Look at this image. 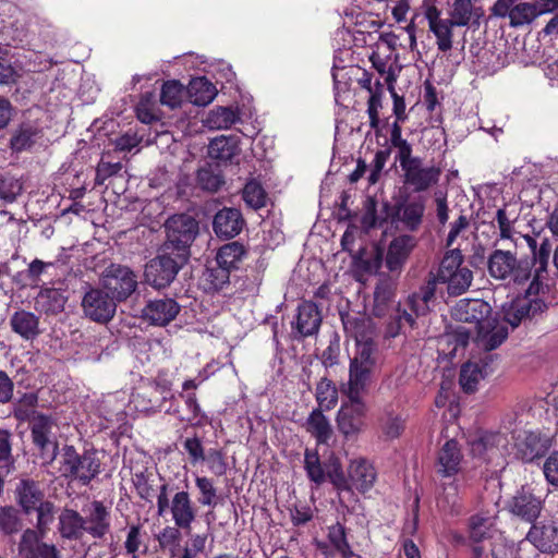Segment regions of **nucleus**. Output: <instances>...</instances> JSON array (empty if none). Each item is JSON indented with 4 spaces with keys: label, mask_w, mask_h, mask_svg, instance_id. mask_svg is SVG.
Masks as SVG:
<instances>
[{
    "label": "nucleus",
    "mask_w": 558,
    "mask_h": 558,
    "mask_svg": "<svg viewBox=\"0 0 558 558\" xmlns=\"http://www.w3.org/2000/svg\"><path fill=\"white\" fill-rule=\"evenodd\" d=\"M349 31L343 24L341 28H338L332 37V46L335 49L333 63L331 69V76L333 82V96L336 110V126H335V141L338 142L341 130L347 126L345 116L347 106L345 100L349 92V71L347 70V59L349 53L345 48L347 36Z\"/></svg>",
    "instance_id": "nucleus-1"
},
{
    "label": "nucleus",
    "mask_w": 558,
    "mask_h": 558,
    "mask_svg": "<svg viewBox=\"0 0 558 558\" xmlns=\"http://www.w3.org/2000/svg\"><path fill=\"white\" fill-rule=\"evenodd\" d=\"M157 513H169L175 526L190 531L197 518V507L187 490H178L170 496L169 484L165 483L157 495Z\"/></svg>",
    "instance_id": "nucleus-2"
},
{
    "label": "nucleus",
    "mask_w": 558,
    "mask_h": 558,
    "mask_svg": "<svg viewBox=\"0 0 558 558\" xmlns=\"http://www.w3.org/2000/svg\"><path fill=\"white\" fill-rule=\"evenodd\" d=\"M362 326L363 332L360 331V324L354 325L356 353L354 359H351V379L357 386L366 387L376 363L375 345L372 338L374 325L369 318H364Z\"/></svg>",
    "instance_id": "nucleus-3"
},
{
    "label": "nucleus",
    "mask_w": 558,
    "mask_h": 558,
    "mask_svg": "<svg viewBox=\"0 0 558 558\" xmlns=\"http://www.w3.org/2000/svg\"><path fill=\"white\" fill-rule=\"evenodd\" d=\"M100 465L96 451L85 450L80 454L73 446L62 448L59 471L72 482L87 486L100 473Z\"/></svg>",
    "instance_id": "nucleus-4"
},
{
    "label": "nucleus",
    "mask_w": 558,
    "mask_h": 558,
    "mask_svg": "<svg viewBox=\"0 0 558 558\" xmlns=\"http://www.w3.org/2000/svg\"><path fill=\"white\" fill-rule=\"evenodd\" d=\"M198 230V221L194 217L187 214L173 215L165 222L167 240L162 247L166 248V252L171 251L189 260L190 247L197 236Z\"/></svg>",
    "instance_id": "nucleus-5"
},
{
    "label": "nucleus",
    "mask_w": 558,
    "mask_h": 558,
    "mask_svg": "<svg viewBox=\"0 0 558 558\" xmlns=\"http://www.w3.org/2000/svg\"><path fill=\"white\" fill-rule=\"evenodd\" d=\"M437 281L447 286L450 295H461L470 288L473 272L463 266V255L459 247L445 254L437 272Z\"/></svg>",
    "instance_id": "nucleus-6"
},
{
    "label": "nucleus",
    "mask_w": 558,
    "mask_h": 558,
    "mask_svg": "<svg viewBox=\"0 0 558 558\" xmlns=\"http://www.w3.org/2000/svg\"><path fill=\"white\" fill-rule=\"evenodd\" d=\"M187 259L171 251L166 252L161 247L159 254L150 259L144 270L145 280L156 289H163L170 286L175 279L179 270L186 264Z\"/></svg>",
    "instance_id": "nucleus-7"
},
{
    "label": "nucleus",
    "mask_w": 558,
    "mask_h": 558,
    "mask_svg": "<svg viewBox=\"0 0 558 558\" xmlns=\"http://www.w3.org/2000/svg\"><path fill=\"white\" fill-rule=\"evenodd\" d=\"M458 342L462 345L468 344L469 339L473 337L477 348L484 351H492L498 348L508 337L507 325L496 317L484 320L472 330L471 328L459 327L457 329Z\"/></svg>",
    "instance_id": "nucleus-8"
},
{
    "label": "nucleus",
    "mask_w": 558,
    "mask_h": 558,
    "mask_svg": "<svg viewBox=\"0 0 558 558\" xmlns=\"http://www.w3.org/2000/svg\"><path fill=\"white\" fill-rule=\"evenodd\" d=\"M489 275L498 280L511 279L515 283H523L531 277L529 262L518 260L510 251L495 250L487 262Z\"/></svg>",
    "instance_id": "nucleus-9"
},
{
    "label": "nucleus",
    "mask_w": 558,
    "mask_h": 558,
    "mask_svg": "<svg viewBox=\"0 0 558 558\" xmlns=\"http://www.w3.org/2000/svg\"><path fill=\"white\" fill-rule=\"evenodd\" d=\"M517 414L508 415L502 421L504 428L512 435L517 454L525 462H532L547 449V440L539 433L522 429L517 424Z\"/></svg>",
    "instance_id": "nucleus-10"
},
{
    "label": "nucleus",
    "mask_w": 558,
    "mask_h": 558,
    "mask_svg": "<svg viewBox=\"0 0 558 558\" xmlns=\"http://www.w3.org/2000/svg\"><path fill=\"white\" fill-rule=\"evenodd\" d=\"M102 287L117 302L126 300L137 288L133 270L119 264L109 265L102 275Z\"/></svg>",
    "instance_id": "nucleus-11"
},
{
    "label": "nucleus",
    "mask_w": 558,
    "mask_h": 558,
    "mask_svg": "<svg viewBox=\"0 0 558 558\" xmlns=\"http://www.w3.org/2000/svg\"><path fill=\"white\" fill-rule=\"evenodd\" d=\"M82 308L87 318L105 324L114 316L117 301L105 289L89 288L82 299Z\"/></svg>",
    "instance_id": "nucleus-12"
},
{
    "label": "nucleus",
    "mask_w": 558,
    "mask_h": 558,
    "mask_svg": "<svg viewBox=\"0 0 558 558\" xmlns=\"http://www.w3.org/2000/svg\"><path fill=\"white\" fill-rule=\"evenodd\" d=\"M53 425V420L45 414H38L32 421V439L45 464L52 463L58 454V442L52 434Z\"/></svg>",
    "instance_id": "nucleus-13"
},
{
    "label": "nucleus",
    "mask_w": 558,
    "mask_h": 558,
    "mask_svg": "<svg viewBox=\"0 0 558 558\" xmlns=\"http://www.w3.org/2000/svg\"><path fill=\"white\" fill-rule=\"evenodd\" d=\"M508 435L504 432H481L470 439V449L474 457L490 460L502 456L509 445Z\"/></svg>",
    "instance_id": "nucleus-14"
},
{
    "label": "nucleus",
    "mask_w": 558,
    "mask_h": 558,
    "mask_svg": "<svg viewBox=\"0 0 558 558\" xmlns=\"http://www.w3.org/2000/svg\"><path fill=\"white\" fill-rule=\"evenodd\" d=\"M84 531L94 538H104L111 527L110 507L100 500H94L83 508Z\"/></svg>",
    "instance_id": "nucleus-15"
},
{
    "label": "nucleus",
    "mask_w": 558,
    "mask_h": 558,
    "mask_svg": "<svg viewBox=\"0 0 558 558\" xmlns=\"http://www.w3.org/2000/svg\"><path fill=\"white\" fill-rule=\"evenodd\" d=\"M424 16L428 22V28L436 38L439 51L447 52L453 46V27L457 26L448 19H442L441 11L434 4L426 5Z\"/></svg>",
    "instance_id": "nucleus-16"
},
{
    "label": "nucleus",
    "mask_w": 558,
    "mask_h": 558,
    "mask_svg": "<svg viewBox=\"0 0 558 558\" xmlns=\"http://www.w3.org/2000/svg\"><path fill=\"white\" fill-rule=\"evenodd\" d=\"M492 14L498 17L508 16L513 27L529 24L537 17L532 3L521 2L514 5V0H497L492 8Z\"/></svg>",
    "instance_id": "nucleus-17"
},
{
    "label": "nucleus",
    "mask_w": 558,
    "mask_h": 558,
    "mask_svg": "<svg viewBox=\"0 0 558 558\" xmlns=\"http://www.w3.org/2000/svg\"><path fill=\"white\" fill-rule=\"evenodd\" d=\"M425 203L422 198H407L399 202L392 213V221L403 229L415 231L423 221Z\"/></svg>",
    "instance_id": "nucleus-18"
},
{
    "label": "nucleus",
    "mask_w": 558,
    "mask_h": 558,
    "mask_svg": "<svg viewBox=\"0 0 558 558\" xmlns=\"http://www.w3.org/2000/svg\"><path fill=\"white\" fill-rule=\"evenodd\" d=\"M180 312V305L171 298L150 300L142 311L143 318L151 325L166 326Z\"/></svg>",
    "instance_id": "nucleus-19"
},
{
    "label": "nucleus",
    "mask_w": 558,
    "mask_h": 558,
    "mask_svg": "<svg viewBox=\"0 0 558 558\" xmlns=\"http://www.w3.org/2000/svg\"><path fill=\"white\" fill-rule=\"evenodd\" d=\"M184 400L185 415L180 414L179 405L173 402L165 409L167 414L177 416L181 422H185L194 427H202L209 423L207 414L201 409L194 392L180 393Z\"/></svg>",
    "instance_id": "nucleus-20"
},
{
    "label": "nucleus",
    "mask_w": 558,
    "mask_h": 558,
    "mask_svg": "<svg viewBox=\"0 0 558 558\" xmlns=\"http://www.w3.org/2000/svg\"><path fill=\"white\" fill-rule=\"evenodd\" d=\"M492 306L480 299L461 300L453 310V316L460 322L474 323V329L490 316Z\"/></svg>",
    "instance_id": "nucleus-21"
},
{
    "label": "nucleus",
    "mask_w": 558,
    "mask_h": 558,
    "mask_svg": "<svg viewBox=\"0 0 558 558\" xmlns=\"http://www.w3.org/2000/svg\"><path fill=\"white\" fill-rule=\"evenodd\" d=\"M542 500L529 487H522L509 504V510L525 521H534L541 513Z\"/></svg>",
    "instance_id": "nucleus-22"
},
{
    "label": "nucleus",
    "mask_w": 558,
    "mask_h": 558,
    "mask_svg": "<svg viewBox=\"0 0 558 558\" xmlns=\"http://www.w3.org/2000/svg\"><path fill=\"white\" fill-rule=\"evenodd\" d=\"M463 456L458 442L450 439L440 448L436 462V471L442 477H452L461 470Z\"/></svg>",
    "instance_id": "nucleus-23"
},
{
    "label": "nucleus",
    "mask_w": 558,
    "mask_h": 558,
    "mask_svg": "<svg viewBox=\"0 0 558 558\" xmlns=\"http://www.w3.org/2000/svg\"><path fill=\"white\" fill-rule=\"evenodd\" d=\"M526 538L541 551L553 553L558 548V527L555 522L533 524Z\"/></svg>",
    "instance_id": "nucleus-24"
},
{
    "label": "nucleus",
    "mask_w": 558,
    "mask_h": 558,
    "mask_svg": "<svg viewBox=\"0 0 558 558\" xmlns=\"http://www.w3.org/2000/svg\"><path fill=\"white\" fill-rule=\"evenodd\" d=\"M322 324L318 306L312 301H304L298 307L294 329L301 337L315 335Z\"/></svg>",
    "instance_id": "nucleus-25"
},
{
    "label": "nucleus",
    "mask_w": 558,
    "mask_h": 558,
    "mask_svg": "<svg viewBox=\"0 0 558 558\" xmlns=\"http://www.w3.org/2000/svg\"><path fill=\"white\" fill-rule=\"evenodd\" d=\"M244 225L240 210L235 208H223L219 210L213 221L215 233L219 238H234L238 235Z\"/></svg>",
    "instance_id": "nucleus-26"
},
{
    "label": "nucleus",
    "mask_w": 558,
    "mask_h": 558,
    "mask_svg": "<svg viewBox=\"0 0 558 558\" xmlns=\"http://www.w3.org/2000/svg\"><path fill=\"white\" fill-rule=\"evenodd\" d=\"M405 181L413 185L416 191H424L435 184L439 178V170L435 167L422 168L420 160L415 159L403 167Z\"/></svg>",
    "instance_id": "nucleus-27"
},
{
    "label": "nucleus",
    "mask_w": 558,
    "mask_h": 558,
    "mask_svg": "<svg viewBox=\"0 0 558 558\" xmlns=\"http://www.w3.org/2000/svg\"><path fill=\"white\" fill-rule=\"evenodd\" d=\"M381 251L376 245L363 248L353 258L354 277L357 281H365L364 275L375 274L381 264Z\"/></svg>",
    "instance_id": "nucleus-28"
},
{
    "label": "nucleus",
    "mask_w": 558,
    "mask_h": 558,
    "mask_svg": "<svg viewBox=\"0 0 558 558\" xmlns=\"http://www.w3.org/2000/svg\"><path fill=\"white\" fill-rule=\"evenodd\" d=\"M415 244L416 241L412 235L403 234L393 239L389 244L386 256V264L389 270H399Z\"/></svg>",
    "instance_id": "nucleus-29"
},
{
    "label": "nucleus",
    "mask_w": 558,
    "mask_h": 558,
    "mask_svg": "<svg viewBox=\"0 0 558 558\" xmlns=\"http://www.w3.org/2000/svg\"><path fill=\"white\" fill-rule=\"evenodd\" d=\"M15 497L19 506L26 514L37 508L44 499V493L34 480H21L15 487Z\"/></svg>",
    "instance_id": "nucleus-30"
},
{
    "label": "nucleus",
    "mask_w": 558,
    "mask_h": 558,
    "mask_svg": "<svg viewBox=\"0 0 558 558\" xmlns=\"http://www.w3.org/2000/svg\"><path fill=\"white\" fill-rule=\"evenodd\" d=\"M68 295L65 291L56 288H45L35 298V308L47 315H54L64 310Z\"/></svg>",
    "instance_id": "nucleus-31"
},
{
    "label": "nucleus",
    "mask_w": 558,
    "mask_h": 558,
    "mask_svg": "<svg viewBox=\"0 0 558 558\" xmlns=\"http://www.w3.org/2000/svg\"><path fill=\"white\" fill-rule=\"evenodd\" d=\"M376 477L375 468L367 460L359 459L351 462V489L364 494L374 486Z\"/></svg>",
    "instance_id": "nucleus-32"
},
{
    "label": "nucleus",
    "mask_w": 558,
    "mask_h": 558,
    "mask_svg": "<svg viewBox=\"0 0 558 558\" xmlns=\"http://www.w3.org/2000/svg\"><path fill=\"white\" fill-rule=\"evenodd\" d=\"M84 526L83 515L74 509L64 508L59 515L58 531L64 539H80L85 533Z\"/></svg>",
    "instance_id": "nucleus-33"
},
{
    "label": "nucleus",
    "mask_w": 558,
    "mask_h": 558,
    "mask_svg": "<svg viewBox=\"0 0 558 558\" xmlns=\"http://www.w3.org/2000/svg\"><path fill=\"white\" fill-rule=\"evenodd\" d=\"M240 153L236 136L220 135L213 138L208 145L209 158L219 162L231 161Z\"/></svg>",
    "instance_id": "nucleus-34"
},
{
    "label": "nucleus",
    "mask_w": 558,
    "mask_h": 558,
    "mask_svg": "<svg viewBox=\"0 0 558 558\" xmlns=\"http://www.w3.org/2000/svg\"><path fill=\"white\" fill-rule=\"evenodd\" d=\"M239 120L240 112L238 108L218 106L207 112L203 119V124L209 130H223L231 128Z\"/></svg>",
    "instance_id": "nucleus-35"
},
{
    "label": "nucleus",
    "mask_w": 558,
    "mask_h": 558,
    "mask_svg": "<svg viewBox=\"0 0 558 558\" xmlns=\"http://www.w3.org/2000/svg\"><path fill=\"white\" fill-rule=\"evenodd\" d=\"M487 374L488 364L486 362L469 361L461 367L460 385L464 391L473 392Z\"/></svg>",
    "instance_id": "nucleus-36"
},
{
    "label": "nucleus",
    "mask_w": 558,
    "mask_h": 558,
    "mask_svg": "<svg viewBox=\"0 0 558 558\" xmlns=\"http://www.w3.org/2000/svg\"><path fill=\"white\" fill-rule=\"evenodd\" d=\"M246 250L238 241L222 245L216 255L217 265L228 270L238 269L239 265L246 257Z\"/></svg>",
    "instance_id": "nucleus-37"
},
{
    "label": "nucleus",
    "mask_w": 558,
    "mask_h": 558,
    "mask_svg": "<svg viewBox=\"0 0 558 558\" xmlns=\"http://www.w3.org/2000/svg\"><path fill=\"white\" fill-rule=\"evenodd\" d=\"M187 94L192 104L205 107L215 99L217 88L206 77H196L190 82Z\"/></svg>",
    "instance_id": "nucleus-38"
},
{
    "label": "nucleus",
    "mask_w": 558,
    "mask_h": 558,
    "mask_svg": "<svg viewBox=\"0 0 558 558\" xmlns=\"http://www.w3.org/2000/svg\"><path fill=\"white\" fill-rule=\"evenodd\" d=\"M306 429L316 439L318 445H326L332 436L329 420L320 410H313L306 418Z\"/></svg>",
    "instance_id": "nucleus-39"
},
{
    "label": "nucleus",
    "mask_w": 558,
    "mask_h": 558,
    "mask_svg": "<svg viewBox=\"0 0 558 558\" xmlns=\"http://www.w3.org/2000/svg\"><path fill=\"white\" fill-rule=\"evenodd\" d=\"M38 317L26 311L15 312L11 318L12 329L26 340L34 339L38 333Z\"/></svg>",
    "instance_id": "nucleus-40"
},
{
    "label": "nucleus",
    "mask_w": 558,
    "mask_h": 558,
    "mask_svg": "<svg viewBox=\"0 0 558 558\" xmlns=\"http://www.w3.org/2000/svg\"><path fill=\"white\" fill-rule=\"evenodd\" d=\"M550 253L551 245L548 239H544L539 247L535 252H533V259L535 264H537V268L535 270L534 278L527 289V292L530 294L538 293L542 279L544 278V274L547 270Z\"/></svg>",
    "instance_id": "nucleus-41"
},
{
    "label": "nucleus",
    "mask_w": 558,
    "mask_h": 558,
    "mask_svg": "<svg viewBox=\"0 0 558 558\" xmlns=\"http://www.w3.org/2000/svg\"><path fill=\"white\" fill-rule=\"evenodd\" d=\"M366 387H360L351 379V434L360 432L364 426L366 405L363 401V393Z\"/></svg>",
    "instance_id": "nucleus-42"
},
{
    "label": "nucleus",
    "mask_w": 558,
    "mask_h": 558,
    "mask_svg": "<svg viewBox=\"0 0 558 558\" xmlns=\"http://www.w3.org/2000/svg\"><path fill=\"white\" fill-rule=\"evenodd\" d=\"M44 534L45 533L40 532L39 530H24L17 545L20 557L37 558V555L41 550L43 545H47V543L43 542Z\"/></svg>",
    "instance_id": "nucleus-43"
},
{
    "label": "nucleus",
    "mask_w": 558,
    "mask_h": 558,
    "mask_svg": "<svg viewBox=\"0 0 558 558\" xmlns=\"http://www.w3.org/2000/svg\"><path fill=\"white\" fill-rule=\"evenodd\" d=\"M496 515L495 514H484L478 513L471 518L470 520V535L471 537L480 542L485 537L490 536L493 529L495 526Z\"/></svg>",
    "instance_id": "nucleus-44"
},
{
    "label": "nucleus",
    "mask_w": 558,
    "mask_h": 558,
    "mask_svg": "<svg viewBox=\"0 0 558 558\" xmlns=\"http://www.w3.org/2000/svg\"><path fill=\"white\" fill-rule=\"evenodd\" d=\"M501 312L504 315L505 324H509L511 327H517L522 319L529 316V308L526 307L525 299H517L507 302L502 305Z\"/></svg>",
    "instance_id": "nucleus-45"
},
{
    "label": "nucleus",
    "mask_w": 558,
    "mask_h": 558,
    "mask_svg": "<svg viewBox=\"0 0 558 558\" xmlns=\"http://www.w3.org/2000/svg\"><path fill=\"white\" fill-rule=\"evenodd\" d=\"M195 486L199 493L198 502L203 507L215 508L218 505V489L214 485V481L207 476H195Z\"/></svg>",
    "instance_id": "nucleus-46"
},
{
    "label": "nucleus",
    "mask_w": 558,
    "mask_h": 558,
    "mask_svg": "<svg viewBox=\"0 0 558 558\" xmlns=\"http://www.w3.org/2000/svg\"><path fill=\"white\" fill-rule=\"evenodd\" d=\"M316 401L320 411H328L338 402V391L331 380L323 378L316 387Z\"/></svg>",
    "instance_id": "nucleus-47"
},
{
    "label": "nucleus",
    "mask_w": 558,
    "mask_h": 558,
    "mask_svg": "<svg viewBox=\"0 0 558 558\" xmlns=\"http://www.w3.org/2000/svg\"><path fill=\"white\" fill-rule=\"evenodd\" d=\"M341 201H340V204H339V207L337 209V211H335V217L337 218L338 222L339 223H343V225H347L345 226V229L341 235V246H342V252H338L337 254H335V259L336 260H341L342 263L345 262V254L347 252L349 251V209L347 208V193L345 191L342 192L341 194Z\"/></svg>",
    "instance_id": "nucleus-48"
},
{
    "label": "nucleus",
    "mask_w": 558,
    "mask_h": 558,
    "mask_svg": "<svg viewBox=\"0 0 558 558\" xmlns=\"http://www.w3.org/2000/svg\"><path fill=\"white\" fill-rule=\"evenodd\" d=\"M147 387L160 395V398L158 399L165 407L168 401L171 403L175 400L174 395L171 392L172 380L169 374L165 371L158 372V374L153 379H148Z\"/></svg>",
    "instance_id": "nucleus-49"
},
{
    "label": "nucleus",
    "mask_w": 558,
    "mask_h": 558,
    "mask_svg": "<svg viewBox=\"0 0 558 558\" xmlns=\"http://www.w3.org/2000/svg\"><path fill=\"white\" fill-rule=\"evenodd\" d=\"M242 197L245 204L253 209H259L266 206L267 193L263 185L256 180H251L245 184Z\"/></svg>",
    "instance_id": "nucleus-50"
},
{
    "label": "nucleus",
    "mask_w": 558,
    "mask_h": 558,
    "mask_svg": "<svg viewBox=\"0 0 558 558\" xmlns=\"http://www.w3.org/2000/svg\"><path fill=\"white\" fill-rule=\"evenodd\" d=\"M208 471L215 476H225L229 470L226 452L222 449L210 448L206 451L205 459L202 460Z\"/></svg>",
    "instance_id": "nucleus-51"
},
{
    "label": "nucleus",
    "mask_w": 558,
    "mask_h": 558,
    "mask_svg": "<svg viewBox=\"0 0 558 558\" xmlns=\"http://www.w3.org/2000/svg\"><path fill=\"white\" fill-rule=\"evenodd\" d=\"M184 95L185 90L180 82L168 81L162 85L160 101L162 105L174 109L181 106Z\"/></svg>",
    "instance_id": "nucleus-52"
},
{
    "label": "nucleus",
    "mask_w": 558,
    "mask_h": 558,
    "mask_svg": "<svg viewBox=\"0 0 558 558\" xmlns=\"http://www.w3.org/2000/svg\"><path fill=\"white\" fill-rule=\"evenodd\" d=\"M449 21L457 26H466L473 16V4L471 0H453L449 10Z\"/></svg>",
    "instance_id": "nucleus-53"
},
{
    "label": "nucleus",
    "mask_w": 558,
    "mask_h": 558,
    "mask_svg": "<svg viewBox=\"0 0 558 558\" xmlns=\"http://www.w3.org/2000/svg\"><path fill=\"white\" fill-rule=\"evenodd\" d=\"M304 469L308 478L316 483L322 484L325 481V471L320 463L317 450L306 449L304 452Z\"/></svg>",
    "instance_id": "nucleus-54"
},
{
    "label": "nucleus",
    "mask_w": 558,
    "mask_h": 558,
    "mask_svg": "<svg viewBox=\"0 0 558 558\" xmlns=\"http://www.w3.org/2000/svg\"><path fill=\"white\" fill-rule=\"evenodd\" d=\"M37 131L31 125H21L12 135L10 145L14 151H23L33 146Z\"/></svg>",
    "instance_id": "nucleus-55"
},
{
    "label": "nucleus",
    "mask_w": 558,
    "mask_h": 558,
    "mask_svg": "<svg viewBox=\"0 0 558 558\" xmlns=\"http://www.w3.org/2000/svg\"><path fill=\"white\" fill-rule=\"evenodd\" d=\"M22 522L19 511L11 506L0 508V531L5 535H12L21 530Z\"/></svg>",
    "instance_id": "nucleus-56"
},
{
    "label": "nucleus",
    "mask_w": 558,
    "mask_h": 558,
    "mask_svg": "<svg viewBox=\"0 0 558 558\" xmlns=\"http://www.w3.org/2000/svg\"><path fill=\"white\" fill-rule=\"evenodd\" d=\"M23 184L22 182L11 175L3 174L0 175V199L5 203H13L16 197L22 193Z\"/></svg>",
    "instance_id": "nucleus-57"
},
{
    "label": "nucleus",
    "mask_w": 558,
    "mask_h": 558,
    "mask_svg": "<svg viewBox=\"0 0 558 558\" xmlns=\"http://www.w3.org/2000/svg\"><path fill=\"white\" fill-rule=\"evenodd\" d=\"M393 295V283L385 280L377 284L374 292V314L376 316L385 315L386 305Z\"/></svg>",
    "instance_id": "nucleus-58"
},
{
    "label": "nucleus",
    "mask_w": 558,
    "mask_h": 558,
    "mask_svg": "<svg viewBox=\"0 0 558 558\" xmlns=\"http://www.w3.org/2000/svg\"><path fill=\"white\" fill-rule=\"evenodd\" d=\"M131 402L134 404V408L138 412H145V413H157L165 411L167 407L162 404V402L158 399H151L146 396V393L143 392H134L131 396Z\"/></svg>",
    "instance_id": "nucleus-59"
},
{
    "label": "nucleus",
    "mask_w": 558,
    "mask_h": 558,
    "mask_svg": "<svg viewBox=\"0 0 558 558\" xmlns=\"http://www.w3.org/2000/svg\"><path fill=\"white\" fill-rule=\"evenodd\" d=\"M182 446L187 453L189 461L192 465L198 464L205 459L206 451L202 439L197 435L185 438Z\"/></svg>",
    "instance_id": "nucleus-60"
},
{
    "label": "nucleus",
    "mask_w": 558,
    "mask_h": 558,
    "mask_svg": "<svg viewBox=\"0 0 558 558\" xmlns=\"http://www.w3.org/2000/svg\"><path fill=\"white\" fill-rule=\"evenodd\" d=\"M196 178L199 186L206 191H217L223 182L220 174L207 168L199 169Z\"/></svg>",
    "instance_id": "nucleus-61"
},
{
    "label": "nucleus",
    "mask_w": 558,
    "mask_h": 558,
    "mask_svg": "<svg viewBox=\"0 0 558 558\" xmlns=\"http://www.w3.org/2000/svg\"><path fill=\"white\" fill-rule=\"evenodd\" d=\"M121 170V162H109L101 159L96 167L95 184L102 185L107 179L118 174Z\"/></svg>",
    "instance_id": "nucleus-62"
},
{
    "label": "nucleus",
    "mask_w": 558,
    "mask_h": 558,
    "mask_svg": "<svg viewBox=\"0 0 558 558\" xmlns=\"http://www.w3.org/2000/svg\"><path fill=\"white\" fill-rule=\"evenodd\" d=\"M34 510L37 512L36 527L45 533L47 526L53 521L54 505L50 501H41Z\"/></svg>",
    "instance_id": "nucleus-63"
},
{
    "label": "nucleus",
    "mask_w": 558,
    "mask_h": 558,
    "mask_svg": "<svg viewBox=\"0 0 558 558\" xmlns=\"http://www.w3.org/2000/svg\"><path fill=\"white\" fill-rule=\"evenodd\" d=\"M181 527L168 525L163 527L158 536L157 541L161 548H173L177 547L181 539Z\"/></svg>",
    "instance_id": "nucleus-64"
}]
</instances>
